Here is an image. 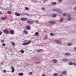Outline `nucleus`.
Instances as JSON below:
<instances>
[{
    "instance_id": "f257e3e1",
    "label": "nucleus",
    "mask_w": 76,
    "mask_h": 76,
    "mask_svg": "<svg viewBox=\"0 0 76 76\" xmlns=\"http://www.w3.org/2000/svg\"><path fill=\"white\" fill-rule=\"evenodd\" d=\"M3 32L7 34H10V32L7 29H5L3 30Z\"/></svg>"
},
{
    "instance_id": "f03ea898",
    "label": "nucleus",
    "mask_w": 76,
    "mask_h": 76,
    "mask_svg": "<svg viewBox=\"0 0 76 76\" xmlns=\"http://www.w3.org/2000/svg\"><path fill=\"white\" fill-rule=\"evenodd\" d=\"M31 42V41L30 40L28 42H27V43H23L22 44V45H28Z\"/></svg>"
},
{
    "instance_id": "7ed1b4c3",
    "label": "nucleus",
    "mask_w": 76,
    "mask_h": 76,
    "mask_svg": "<svg viewBox=\"0 0 76 76\" xmlns=\"http://www.w3.org/2000/svg\"><path fill=\"white\" fill-rule=\"evenodd\" d=\"M55 42L57 44H61L62 43V42L58 40H56L55 41Z\"/></svg>"
},
{
    "instance_id": "20e7f679",
    "label": "nucleus",
    "mask_w": 76,
    "mask_h": 76,
    "mask_svg": "<svg viewBox=\"0 0 76 76\" xmlns=\"http://www.w3.org/2000/svg\"><path fill=\"white\" fill-rule=\"evenodd\" d=\"M27 18H21V20L23 21H25L27 20Z\"/></svg>"
},
{
    "instance_id": "39448f33",
    "label": "nucleus",
    "mask_w": 76,
    "mask_h": 76,
    "mask_svg": "<svg viewBox=\"0 0 76 76\" xmlns=\"http://www.w3.org/2000/svg\"><path fill=\"white\" fill-rule=\"evenodd\" d=\"M27 22L29 24H33L34 23V22L31 20L27 21Z\"/></svg>"
},
{
    "instance_id": "423d86ee",
    "label": "nucleus",
    "mask_w": 76,
    "mask_h": 76,
    "mask_svg": "<svg viewBox=\"0 0 76 76\" xmlns=\"http://www.w3.org/2000/svg\"><path fill=\"white\" fill-rule=\"evenodd\" d=\"M23 33L24 34H25L26 35H27V34H28V31L27 30H24Z\"/></svg>"
},
{
    "instance_id": "0eeeda50",
    "label": "nucleus",
    "mask_w": 76,
    "mask_h": 76,
    "mask_svg": "<svg viewBox=\"0 0 76 76\" xmlns=\"http://www.w3.org/2000/svg\"><path fill=\"white\" fill-rule=\"evenodd\" d=\"M31 27L30 26H28L26 27V29L27 30H30L31 29Z\"/></svg>"
},
{
    "instance_id": "6e6552de",
    "label": "nucleus",
    "mask_w": 76,
    "mask_h": 76,
    "mask_svg": "<svg viewBox=\"0 0 76 76\" xmlns=\"http://www.w3.org/2000/svg\"><path fill=\"white\" fill-rule=\"evenodd\" d=\"M11 69H12V72L14 73L15 71V69L14 66H12L11 67Z\"/></svg>"
},
{
    "instance_id": "1a4fd4ad",
    "label": "nucleus",
    "mask_w": 76,
    "mask_h": 76,
    "mask_svg": "<svg viewBox=\"0 0 76 76\" xmlns=\"http://www.w3.org/2000/svg\"><path fill=\"white\" fill-rule=\"evenodd\" d=\"M7 19V16H5L4 17H2L1 18V20H5Z\"/></svg>"
},
{
    "instance_id": "9d476101",
    "label": "nucleus",
    "mask_w": 76,
    "mask_h": 76,
    "mask_svg": "<svg viewBox=\"0 0 76 76\" xmlns=\"http://www.w3.org/2000/svg\"><path fill=\"white\" fill-rule=\"evenodd\" d=\"M48 22L50 23L53 24H55L56 23L54 21H49Z\"/></svg>"
},
{
    "instance_id": "9b49d317",
    "label": "nucleus",
    "mask_w": 76,
    "mask_h": 76,
    "mask_svg": "<svg viewBox=\"0 0 76 76\" xmlns=\"http://www.w3.org/2000/svg\"><path fill=\"white\" fill-rule=\"evenodd\" d=\"M53 11H55L56 12H59L60 10H58V9H53Z\"/></svg>"
},
{
    "instance_id": "f8f14e48",
    "label": "nucleus",
    "mask_w": 76,
    "mask_h": 76,
    "mask_svg": "<svg viewBox=\"0 0 76 76\" xmlns=\"http://www.w3.org/2000/svg\"><path fill=\"white\" fill-rule=\"evenodd\" d=\"M10 33L11 34H15L14 31L12 30H11L10 31Z\"/></svg>"
},
{
    "instance_id": "ddd939ff",
    "label": "nucleus",
    "mask_w": 76,
    "mask_h": 76,
    "mask_svg": "<svg viewBox=\"0 0 76 76\" xmlns=\"http://www.w3.org/2000/svg\"><path fill=\"white\" fill-rule=\"evenodd\" d=\"M43 51V49H40V50H37V53H39L42 52Z\"/></svg>"
},
{
    "instance_id": "4468645a",
    "label": "nucleus",
    "mask_w": 76,
    "mask_h": 76,
    "mask_svg": "<svg viewBox=\"0 0 76 76\" xmlns=\"http://www.w3.org/2000/svg\"><path fill=\"white\" fill-rule=\"evenodd\" d=\"M51 4H53V5H55L56 4V2H51Z\"/></svg>"
},
{
    "instance_id": "2eb2a0df",
    "label": "nucleus",
    "mask_w": 76,
    "mask_h": 76,
    "mask_svg": "<svg viewBox=\"0 0 76 76\" xmlns=\"http://www.w3.org/2000/svg\"><path fill=\"white\" fill-rule=\"evenodd\" d=\"M15 15L16 16H20L21 15L20 14L18 13H15Z\"/></svg>"
},
{
    "instance_id": "dca6fc26",
    "label": "nucleus",
    "mask_w": 76,
    "mask_h": 76,
    "mask_svg": "<svg viewBox=\"0 0 76 76\" xmlns=\"http://www.w3.org/2000/svg\"><path fill=\"white\" fill-rule=\"evenodd\" d=\"M53 61L55 63H56L57 62V60H56V59H53Z\"/></svg>"
},
{
    "instance_id": "f3484780",
    "label": "nucleus",
    "mask_w": 76,
    "mask_h": 76,
    "mask_svg": "<svg viewBox=\"0 0 76 76\" xmlns=\"http://www.w3.org/2000/svg\"><path fill=\"white\" fill-rule=\"evenodd\" d=\"M53 18H54L55 17H56L57 16V15L56 14H54L53 15H52Z\"/></svg>"
},
{
    "instance_id": "a211bd4d",
    "label": "nucleus",
    "mask_w": 76,
    "mask_h": 76,
    "mask_svg": "<svg viewBox=\"0 0 76 76\" xmlns=\"http://www.w3.org/2000/svg\"><path fill=\"white\" fill-rule=\"evenodd\" d=\"M66 71H63L62 72L63 74L64 75H66Z\"/></svg>"
},
{
    "instance_id": "6ab92c4d",
    "label": "nucleus",
    "mask_w": 76,
    "mask_h": 76,
    "mask_svg": "<svg viewBox=\"0 0 76 76\" xmlns=\"http://www.w3.org/2000/svg\"><path fill=\"white\" fill-rule=\"evenodd\" d=\"M68 20L69 21L71 19H70V15H68Z\"/></svg>"
},
{
    "instance_id": "aec40b11",
    "label": "nucleus",
    "mask_w": 76,
    "mask_h": 76,
    "mask_svg": "<svg viewBox=\"0 0 76 76\" xmlns=\"http://www.w3.org/2000/svg\"><path fill=\"white\" fill-rule=\"evenodd\" d=\"M63 61L64 62H67L68 61V59H63Z\"/></svg>"
},
{
    "instance_id": "412c9836",
    "label": "nucleus",
    "mask_w": 76,
    "mask_h": 76,
    "mask_svg": "<svg viewBox=\"0 0 76 76\" xmlns=\"http://www.w3.org/2000/svg\"><path fill=\"white\" fill-rule=\"evenodd\" d=\"M39 34V33L38 32H36L35 34H34V35H38Z\"/></svg>"
},
{
    "instance_id": "4be33fe9",
    "label": "nucleus",
    "mask_w": 76,
    "mask_h": 76,
    "mask_svg": "<svg viewBox=\"0 0 76 76\" xmlns=\"http://www.w3.org/2000/svg\"><path fill=\"white\" fill-rule=\"evenodd\" d=\"M7 13L8 14H11L12 13V12L10 11H8L7 12Z\"/></svg>"
},
{
    "instance_id": "5701e85b",
    "label": "nucleus",
    "mask_w": 76,
    "mask_h": 76,
    "mask_svg": "<svg viewBox=\"0 0 76 76\" xmlns=\"http://www.w3.org/2000/svg\"><path fill=\"white\" fill-rule=\"evenodd\" d=\"M50 35L51 36H54V34L52 33H50Z\"/></svg>"
},
{
    "instance_id": "b1692460",
    "label": "nucleus",
    "mask_w": 76,
    "mask_h": 76,
    "mask_svg": "<svg viewBox=\"0 0 76 76\" xmlns=\"http://www.w3.org/2000/svg\"><path fill=\"white\" fill-rule=\"evenodd\" d=\"M58 74H57V73H55L54 74H53V76H58Z\"/></svg>"
},
{
    "instance_id": "393cba45",
    "label": "nucleus",
    "mask_w": 76,
    "mask_h": 76,
    "mask_svg": "<svg viewBox=\"0 0 76 76\" xmlns=\"http://www.w3.org/2000/svg\"><path fill=\"white\" fill-rule=\"evenodd\" d=\"M19 76H23V73H19Z\"/></svg>"
},
{
    "instance_id": "a878e982",
    "label": "nucleus",
    "mask_w": 76,
    "mask_h": 76,
    "mask_svg": "<svg viewBox=\"0 0 76 76\" xmlns=\"http://www.w3.org/2000/svg\"><path fill=\"white\" fill-rule=\"evenodd\" d=\"M65 56L69 55H70V53H65Z\"/></svg>"
},
{
    "instance_id": "bb28decb",
    "label": "nucleus",
    "mask_w": 76,
    "mask_h": 76,
    "mask_svg": "<svg viewBox=\"0 0 76 76\" xmlns=\"http://www.w3.org/2000/svg\"><path fill=\"white\" fill-rule=\"evenodd\" d=\"M48 35H47L46 36L44 37V39H48Z\"/></svg>"
},
{
    "instance_id": "cd10ccee",
    "label": "nucleus",
    "mask_w": 76,
    "mask_h": 76,
    "mask_svg": "<svg viewBox=\"0 0 76 76\" xmlns=\"http://www.w3.org/2000/svg\"><path fill=\"white\" fill-rule=\"evenodd\" d=\"M11 43H12L13 45L14 46H15V43H14V42H12Z\"/></svg>"
},
{
    "instance_id": "c85d7f7f",
    "label": "nucleus",
    "mask_w": 76,
    "mask_h": 76,
    "mask_svg": "<svg viewBox=\"0 0 76 76\" xmlns=\"http://www.w3.org/2000/svg\"><path fill=\"white\" fill-rule=\"evenodd\" d=\"M0 42L1 43H4V40H1Z\"/></svg>"
},
{
    "instance_id": "c756f323",
    "label": "nucleus",
    "mask_w": 76,
    "mask_h": 76,
    "mask_svg": "<svg viewBox=\"0 0 76 76\" xmlns=\"http://www.w3.org/2000/svg\"><path fill=\"white\" fill-rule=\"evenodd\" d=\"M67 45L68 46H70L72 45V44H71V43H68V44H67Z\"/></svg>"
},
{
    "instance_id": "7c9ffc66",
    "label": "nucleus",
    "mask_w": 76,
    "mask_h": 76,
    "mask_svg": "<svg viewBox=\"0 0 76 76\" xmlns=\"http://www.w3.org/2000/svg\"><path fill=\"white\" fill-rule=\"evenodd\" d=\"M25 9L26 10H29L28 8V7H26L25 8Z\"/></svg>"
},
{
    "instance_id": "2f4dec72",
    "label": "nucleus",
    "mask_w": 76,
    "mask_h": 76,
    "mask_svg": "<svg viewBox=\"0 0 76 76\" xmlns=\"http://www.w3.org/2000/svg\"><path fill=\"white\" fill-rule=\"evenodd\" d=\"M20 52L21 53H24V50H21Z\"/></svg>"
},
{
    "instance_id": "473e14b6",
    "label": "nucleus",
    "mask_w": 76,
    "mask_h": 76,
    "mask_svg": "<svg viewBox=\"0 0 76 76\" xmlns=\"http://www.w3.org/2000/svg\"><path fill=\"white\" fill-rule=\"evenodd\" d=\"M59 21L60 22H63V19L62 18H61L60 19V20H59Z\"/></svg>"
},
{
    "instance_id": "72a5a7b5",
    "label": "nucleus",
    "mask_w": 76,
    "mask_h": 76,
    "mask_svg": "<svg viewBox=\"0 0 76 76\" xmlns=\"http://www.w3.org/2000/svg\"><path fill=\"white\" fill-rule=\"evenodd\" d=\"M41 63V62L39 61V62H36V64H39V63Z\"/></svg>"
},
{
    "instance_id": "f704fd0d",
    "label": "nucleus",
    "mask_w": 76,
    "mask_h": 76,
    "mask_svg": "<svg viewBox=\"0 0 76 76\" xmlns=\"http://www.w3.org/2000/svg\"><path fill=\"white\" fill-rule=\"evenodd\" d=\"M63 16H66V13H64L63 14Z\"/></svg>"
},
{
    "instance_id": "c9c22d12",
    "label": "nucleus",
    "mask_w": 76,
    "mask_h": 76,
    "mask_svg": "<svg viewBox=\"0 0 76 76\" xmlns=\"http://www.w3.org/2000/svg\"><path fill=\"white\" fill-rule=\"evenodd\" d=\"M2 46H5L6 45L5 43H3L2 44Z\"/></svg>"
},
{
    "instance_id": "e433bc0d",
    "label": "nucleus",
    "mask_w": 76,
    "mask_h": 76,
    "mask_svg": "<svg viewBox=\"0 0 76 76\" xmlns=\"http://www.w3.org/2000/svg\"><path fill=\"white\" fill-rule=\"evenodd\" d=\"M62 1V0H58L59 2H61Z\"/></svg>"
},
{
    "instance_id": "4c0bfd02",
    "label": "nucleus",
    "mask_w": 76,
    "mask_h": 76,
    "mask_svg": "<svg viewBox=\"0 0 76 76\" xmlns=\"http://www.w3.org/2000/svg\"><path fill=\"white\" fill-rule=\"evenodd\" d=\"M29 74L30 75H32V72H30L29 73Z\"/></svg>"
},
{
    "instance_id": "58836bf2",
    "label": "nucleus",
    "mask_w": 76,
    "mask_h": 76,
    "mask_svg": "<svg viewBox=\"0 0 76 76\" xmlns=\"http://www.w3.org/2000/svg\"><path fill=\"white\" fill-rule=\"evenodd\" d=\"M3 72L4 73H6L7 72V71H6V70H3Z\"/></svg>"
},
{
    "instance_id": "ea45409f",
    "label": "nucleus",
    "mask_w": 76,
    "mask_h": 76,
    "mask_svg": "<svg viewBox=\"0 0 76 76\" xmlns=\"http://www.w3.org/2000/svg\"><path fill=\"white\" fill-rule=\"evenodd\" d=\"M2 34V32L1 31H0V36H1Z\"/></svg>"
},
{
    "instance_id": "a19ab883",
    "label": "nucleus",
    "mask_w": 76,
    "mask_h": 76,
    "mask_svg": "<svg viewBox=\"0 0 76 76\" xmlns=\"http://www.w3.org/2000/svg\"><path fill=\"white\" fill-rule=\"evenodd\" d=\"M38 21H39L38 20L35 21V22H36V23H38Z\"/></svg>"
},
{
    "instance_id": "79ce46f5",
    "label": "nucleus",
    "mask_w": 76,
    "mask_h": 76,
    "mask_svg": "<svg viewBox=\"0 0 76 76\" xmlns=\"http://www.w3.org/2000/svg\"><path fill=\"white\" fill-rule=\"evenodd\" d=\"M42 9L43 10H45V8L44 7H42Z\"/></svg>"
},
{
    "instance_id": "37998d69",
    "label": "nucleus",
    "mask_w": 76,
    "mask_h": 76,
    "mask_svg": "<svg viewBox=\"0 0 76 76\" xmlns=\"http://www.w3.org/2000/svg\"><path fill=\"white\" fill-rule=\"evenodd\" d=\"M42 76H46V75H45V74H42Z\"/></svg>"
},
{
    "instance_id": "c03bdc74",
    "label": "nucleus",
    "mask_w": 76,
    "mask_h": 76,
    "mask_svg": "<svg viewBox=\"0 0 76 76\" xmlns=\"http://www.w3.org/2000/svg\"><path fill=\"white\" fill-rule=\"evenodd\" d=\"M2 14V11H0V14Z\"/></svg>"
},
{
    "instance_id": "a18cd8bd",
    "label": "nucleus",
    "mask_w": 76,
    "mask_h": 76,
    "mask_svg": "<svg viewBox=\"0 0 76 76\" xmlns=\"http://www.w3.org/2000/svg\"><path fill=\"white\" fill-rule=\"evenodd\" d=\"M48 1V0H45V1H44V3H45L46 2V1Z\"/></svg>"
},
{
    "instance_id": "49530a36",
    "label": "nucleus",
    "mask_w": 76,
    "mask_h": 76,
    "mask_svg": "<svg viewBox=\"0 0 76 76\" xmlns=\"http://www.w3.org/2000/svg\"><path fill=\"white\" fill-rule=\"evenodd\" d=\"M74 50H76V47H75V48H74Z\"/></svg>"
},
{
    "instance_id": "de8ad7c7",
    "label": "nucleus",
    "mask_w": 76,
    "mask_h": 76,
    "mask_svg": "<svg viewBox=\"0 0 76 76\" xmlns=\"http://www.w3.org/2000/svg\"><path fill=\"white\" fill-rule=\"evenodd\" d=\"M60 76H63V75H62L60 74Z\"/></svg>"
},
{
    "instance_id": "09e8293b",
    "label": "nucleus",
    "mask_w": 76,
    "mask_h": 76,
    "mask_svg": "<svg viewBox=\"0 0 76 76\" xmlns=\"http://www.w3.org/2000/svg\"><path fill=\"white\" fill-rule=\"evenodd\" d=\"M74 9L75 10H76V7H74Z\"/></svg>"
},
{
    "instance_id": "8fccbe9b",
    "label": "nucleus",
    "mask_w": 76,
    "mask_h": 76,
    "mask_svg": "<svg viewBox=\"0 0 76 76\" xmlns=\"http://www.w3.org/2000/svg\"><path fill=\"white\" fill-rule=\"evenodd\" d=\"M1 65H3V63H2V62H1Z\"/></svg>"
},
{
    "instance_id": "3c124183",
    "label": "nucleus",
    "mask_w": 76,
    "mask_h": 76,
    "mask_svg": "<svg viewBox=\"0 0 76 76\" xmlns=\"http://www.w3.org/2000/svg\"><path fill=\"white\" fill-rule=\"evenodd\" d=\"M44 31L45 32H47V31H46V30H44Z\"/></svg>"
},
{
    "instance_id": "603ef678",
    "label": "nucleus",
    "mask_w": 76,
    "mask_h": 76,
    "mask_svg": "<svg viewBox=\"0 0 76 76\" xmlns=\"http://www.w3.org/2000/svg\"><path fill=\"white\" fill-rule=\"evenodd\" d=\"M12 6H13V5H10V7H12Z\"/></svg>"
},
{
    "instance_id": "864d4df0",
    "label": "nucleus",
    "mask_w": 76,
    "mask_h": 76,
    "mask_svg": "<svg viewBox=\"0 0 76 76\" xmlns=\"http://www.w3.org/2000/svg\"><path fill=\"white\" fill-rule=\"evenodd\" d=\"M3 9H2V10H3Z\"/></svg>"
}]
</instances>
